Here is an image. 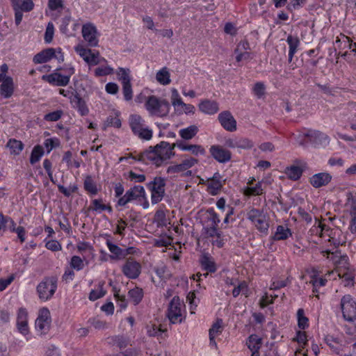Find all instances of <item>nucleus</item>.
I'll list each match as a JSON object with an SVG mask.
<instances>
[{"label": "nucleus", "mask_w": 356, "mask_h": 356, "mask_svg": "<svg viewBox=\"0 0 356 356\" xmlns=\"http://www.w3.org/2000/svg\"><path fill=\"white\" fill-rule=\"evenodd\" d=\"M175 147L174 144L171 145L168 142L162 141L154 147H149L143 152V157L152 164L160 166L175 155L173 152Z\"/></svg>", "instance_id": "nucleus-1"}, {"label": "nucleus", "mask_w": 356, "mask_h": 356, "mask_svg": "<svg viewBox=\"0 0 356 356\" xmlns=\"http://www.w3.org/2000/svg\"><path fill=\"white\" fill-rule=\"evenodd\" d=\"M321 254L334 266L335 269L328 271L325 277L328 280H336L337 277H341V268L347 269L348 267V257L346 255H342L340 252H330L329 250H323Z\"/></svg>", "instance_id": "nucleus-2"}, {"label": "nucleus", "mask_w": 356, "mask_h": 356, "mask_svg": "<svg viewBox=\"0 0 356 356\" xmlns=\"http://www.w3.org/2000/svg\"><path fill=\"white\" fill-rule=\"evenodd\" d=\"M131 202H136L138 204H142L144 209L149 207V202L143 186H134L127 190L124 195L118 199L117 204L124 207Z\"/></svg>", "instance_id": "nucleus-3"}, {"label": "nucleus", "mask_w": 356, "mask_h": 356, "mask_svg": "<svg viewBox=\"0 0 356 356\" xmlns=\"http://www.w3.org/2000/svg\"><path fill=\"white\" fill-rule=\"evenodd\" d=\"M129 124L133 134L139 139L150 140L152 138V129L146 124L145 120L140 115H130Z\"/></svg>", "instance_id": "nucleus-4"}, {"label": "nucleus", "mask_w": 356, "mask_h": 356, "mask_svg": "<svg viewBox=\"0 0 356 356\" xmlns=\"http://www.w3.org/2000/svg\"><path fill=\"white\" fill-rule=\"evenodd\" d=\"M145 108L150 115L165 117L168 115L170 106L165 99L151 95L145 99Z\"/></svg>", "instance_id": "nucleus-5"}, {"label": "nucleus", "mask_w": 356, "mask_h": 356, "mask_svg": "<svg viewBox=\"0 0 356 356\" xmlns=\"http://www.w3.org/2000/svg\"><path fill=\"white\" fill-rule=\"evenodd\" d=\"M61 68L57 69L55 72L49 74H45L42 76V79L48 82L52 86H65L70 80V77L75 72L74 67L71 64L65 65L62 69L65 72L62 74L57 71Z\"/></svg>", "instance_id": "nucleus-6"}, {"label": "nucleus", "mask_w": 356, "mask_h": 356, "mask_svg": "<svg viewBox=\"0 0 356 356\" xmlns=\"http://www.w3.org/2000/svg\"><path fill=\"white\" fill-rule=\"evenodd\" d=\"M167 316L172 324L180 323L185 318V306L178 296H175L171 300Z\"/></svg>", "instance_id": "nucleus-7"}, {"label": "nucleus", "mask_w": 356, "mask_h": 356, "mask_svg": "<svg viewBox=\"0 0 356 356\" xmlns=\"http://www.w3.org/2000/svg\"><path fill=\"white\" fill-rule=\"evenodd\" d=\"M57 289V280L54 277H46L37 286L39 298L47 301L52 298Z\"/></svg>", "instance_id": "nucleus-8"}, {"label": "nucleus", "mask_w": 356, "mask_h": 356, "mask_svg": "<svg viewBox=\"0 0 356 356\" xmlns=\"http://www.w3.org/2000/svg\"><path fill=\"white\" fill-rule=\"evenodd\" d=\"M54 58L58 63L64 61V54L61 48H47L35 54L33 58V62L35 64H42L49 62Z\"/></svg>", "instance_id": "nucleus-9"}, {"label": "nucleus", "mask_w": 356, "mask_h": 356, "mask_svg": "<svg viewBox=\"0 0 356 356\" xmlns=\"http://www.w3.org/2000/svg\"><path fill=\"white\" fill-rule=\"evenodd\" d=\"M51 324L50 311L47 307H42L38 311V315L35 322L36 332L40 335L48 333Z\"/></svg>", "instance_id": "nucleus-10"}, {"label": "nucleus", "mask_w": 356, "mask_h": 356, "mask_svg": "<svg viewBox=\"0 0 356 356\" xmlns=\"http://www.w3.org/2000/svg\"><path fill=\"white\" fill-rule=\"evenodd\" d=\"M171 104L174 109L179 115H193L195 108L193 105L186 104L182 100L178 90L176 88L171 89Z\"/></svg>", "instance_id": "nucleus-11"}, {"label": "nucleus", "mask_w": 356, "mask_h": 356, "mask_svg": "<svg viewBox=\"0 0 356 356\" xmlns=\"http://www.w3.org/2000/svg\"><path fill=\"white\" fill-rule=\"evenodd\" d=\"M247 218L259 232L267 234L269 224L266 216L262 211L252 209L248 212Z\"/></svg>", "instance_id": "nucleus-12"}, {"label": "nucleus", "mask_w": 356, "mask_h": 356, "mask_svg": "<svg viewBox=\"0 0 356 356\" xmlns=\"http://www.w3.org/2000/svg\"><path fill=\"white\" fill-rule=\"evenodd\" d=\"M165 180L156 177L147 184V188L151 192V201L153 204L161 202L165 194Z\"/></svg>", "instance_id": "nucleus-13"}, {"label": "nucleus", "mask_w": 356, "mask_h": 356, "mask_svg": "<svg viewBox=\"0 0 356 356\" xmlns=\"http://www.w3.org/2000/svg\"><path fill=\"white\" fill-rule=\"evenodd\" d=\"M340 308L346 321H352L356 317V302L350 295H345L341 298Z\"/></svg>", "instance_id": "nucleus-14"}, {"label": "nucleus", "mask_w": 356, "mask_h": 356, "mask_svg": "<svg viewBox=\"0 0 356 356\" xmlns=\"http://www.w3.org/2000/svg\"><path fill=\"white\" fill-rule=\"evenodd\" d=\"M16 325L18 332L24 336L27 341L31 339L29 326V314L24 307H20L17 312Z\"/></svg>", "instance_id": "nucleus-15"}, {"label": "nucleus", "mask_w": 356, "mask_h": 356, "mask_svg": "<svg viewBox=\"0 0 356 356\" xmlns=\"http://www.w3.org/2000/svg\"><path fill=\"white\" fill-rule=\"evenodd\" d=\"M197 163V159L193 157L184 159L181 163L170 165L167 168V173L170 175L184 174L191 175V172L188 170Z\"/></svg>", "instance_id": "nucleus-16"}, {"label": "nucleus", "mask_w": 356, "mask_h": 356, "mask_svg": "<svg viewBox=\"0 0 356 356\" xmlns=\"http://www.w3.org/2000/svg\"><path fill=\"white\" fill-rule=\"evenodd\" d=\"M82 35L88 44L92 47L99 45V33L92 23H86L82 26Z\"/></svg>", "instance_id": "nucleus-17"}, {"label": "nucleus", "mask_w": 356, "mask_h": 356, "mask_svg": "<svg viewBox=\"0 0 356 356\" xmlns=\"http://www.w3.org/2000/svg\"><path fill=\"white\" fill-rule=\"evenodd\" d=\"M122 272L129 279H136L141 273V265L132 258H129L122 266Z\"/></svg>", "instance_id": "nucleus-18"}, {"label": "nucleus", "mask_w": 356, "mask_h": 356, "mask_svg": "<svg viewBox=\"0 0 356 356\" xmlns=\"http://www.w3.org/2000/svg\"><path fill=\"white\" fill-rule=\"evenodd\" d=\"M324 341L332 352L338 355L343 351L346 346L345 341L341 336L327 334L325 337Z\"/></svg>", "instance_id": "nucleus-19"}, {"label": "nucleus", "mask_w": 356, "mask_h": 356, "mask_svg": "<svg viewBox=\"0 0 356 356\" xmlns=\"http://www.w3.org/2000/svg\"><path fill=\"white\" fill-rule=\"evenodd\" d=\"M218 120L221 126L226 130L233 132L236 130V121L232 114L228 111H222L218 115Z\"/></svg>", "instance_id": "nucleus-20"}, {"label": "nucleus", "mask_w": 356, "mask_h": 356, "mask_svg": "<svg viewBox=\"0 0 356 356\" xmlns=\"http://www.w3.org/2000/svg\"><path fill=\"white\" fill-rule=\"evenodd\" d=\"M225 328L223 321L221 318H218L212 324L211 328L209 330V342L210 345L214 348L217 347V343L216 338L220 336Z\"/></svg>", "instance_id": "nucleus-21"}, {"label": "nucleus", "mask_w": 356, "mask_h": 356, "mask_svg": "<svg viewBox=\"0 0 356 356\" xmlns=\"http://www.w3.org/2000/svg\"><path fill=\"white\" fill-rule=\"evenodd\" d=\"M245 344L251 352V356H260L259 350L262 346V339L257 334H250L246 339Z\"/></svg>", "instance_id": "nucleus-22"}, {"label": "nucleus", "mask_w": 356, "mask_h": 356, "mask_svg": "<svg viewBox=\"0 0 356 356\" xmlns=\"http://www.w3.org/2000/svg\"><path fill=\"white\" fill-rule=\"evenodd\" d=\"M212 156L220 163H226L231 159L229 150L218 145H213L210 149Z\"/></svg>", "instance_id": "nucleus-23"}, {"label": "nucleus", "mask_w": 356, "mask_h": 356, "mask_svg": "<svg viewBox=\"0 0 356 356\" xmlns=\"http://www.w3.org/2000/svg\"><path fill=\"white\" fill-rule=\"evenodd\" d=\"M332 179V176L327 172H320L314 175L310 178V184L314 188H320L328 184Z\"/></svg>", "instance_id": "nucleus-24"}, {"label": "nucleus", "mask_w": 356, "mask_h": 356, "mask_svg": "<svg viewBox=\"0 0 356 356\" xmlns=\"http://www.w3.org/2000/svg\"><path fill=\"white\" fill-rule=\"evenodd\" d=\"M0 95L3 98L8 99L12 97L14 92L15 86L12 77H7L1 81Z\"/></svg>", "instance_id": "nucleus-25"}, {"label": "nucleus", "mask_w": 356, "mask_h": 356, "mask_svg": "<svg viewBox=\"0 0 356 356\" xmlns=\"http://www.w3.org/2000/svg\"><path fill=\"white\" fill-rule=\"evenodd\" d=\"M181 151H188L195 156L204 155L206 151L204 148L200 145H188L183 141H179L175 144Z\"/></svg>", "instance_id": "nucleus-26"}, {"label": "nucleus", "mask_w": 356, "mask_h": 356, "mask_svg": "<svg viewBox=\"0 0 356 356\" xmlns=\"http://www.w3.org/2000/svg\"><path fill=\"white\" fill-rule=\"evenodd\" d=\"M198 107L201 112L207 115H213L219 110L218 104L216 101L209 99L202 100Z\"/></svg>", "instance_id": "nucleus-27"}, {"label": "nucleus", "mask_w": 356, "mask_h": 356, "mask_svg": "<svg viewBox=\"0 0 356 356\" xmlns=\"http://www.w3.org/2000/svg\"><path fill=\"white\" fill-rule=\"evenodd\" d=\"M221 176L218 172H216L213 177L209 180L207 184V191L211 195H216L220 191L222 183Z\"/></svg>", "instance_id": "nucleus-28"}, {"label": "nucleus", "mask_w": 356, "mask_h": 356, "mask_svg": "<svg viewBox=\"0 0 356 356\" xmlns=\"http://www.w3.org/2000/svg\"><path fill=\"white\" fill-rule=\"evenodd\" d=\"M147 334L151 337H159L165 332V330L161 327L159 321H151L146 325Z\"/></svg>", "instance_id": "nucleus-29"}, {"label": "nucleus", "mask_w": 356, "mask_h": 356, "mask_svg": "<svg viewBox=\"0 0 356 356\" xmlns=\"http://www.w3.org/2000/svg\"><path fill=\"white\" fill-rule=\"evenodd\" d=\"M105 285L106 283L104 281H99L95 288L90 291L88 299L90 301H95L103 298L106 294Z\"/></svg>", "instance_id": "nucleus-30"}, {"label": "nucleus", "mask_w": 356, "mask_h": 356, "mask_svg": "<svg viewBox=\"0 0 356 356\" xmlns=\"http://www.w3.org/2000/svg\"><path fill=\"white\" fill-rule=\"evenodd\" d=\"M293 341H296L298 344V347L296 348L295 353L302 354V351L307 345V336L305 331H296V336L293 339ZM305 355V353H303Z\"/></svg>", "instance_id": "nucleus-31"}, {"label": "nucleus", "mask_w": 356, "mask_h": 356, "mask_svg": "<svg viewBox=\"0 0 356 356\" xmlns=\"http://www.w3.org/2000/svg\"><path fill=\"white\" fill-rule=\"evenodd\" d=\"M310 283L312 284L314 289L313 292L317 293L318 289L326 285L327 279L324 276H320L317 270H313L310 275Z\"/></svg>", "instance_id": "nucleus-32"}, {"label": "nucleus", "mask_w": 356, "mask_h": 356, "mask_svg": "<svg viewBox=\"0 0 356 356\" xmlns=\"http://www.w3.org/2000/svg\"><path fill=\"white\" fill-rule=\"evenodd\" d=\"M106 245L112 254L111 255V258L112 259H122L126 257V253L124 250L120 248L118 245L114 244L111 241L107 240L106 241Z\"/></svg>", "instance_id": "nucleus-33"}, {"label": "nucleus", "mask_w": 356, "mask_h": 356, "mask_svg": "<svg viewBox=\"0 0 356 356\" xmlns=\"http://www.w3.org/2000/svg\"><path fill=\"white\" fill-rule=\"evenodd\" d=\"M71 104L81 116H85L88 114L89 109L86 103L79 95L74 97V99H72Z\"/></svg>", "instance_id": "nucleus-34"}, {"label": "nucleus", "mask_w": 356, "mask_h": 356, "mask_svg": "<svg viewBox=\"0 0 356 356\" xmlns=\"http://www.w3.org/2000/svg\"><path fill=\"white\" fill-rule=\"evenodd\" d=\"M90 209L96 213H101L104 211H106L108 213L112 212L111 207L109 204H104L102 199L92 200L91 201Z\"/></svg>", "instance_id": "nucleus-35"}, {"label": "nucleus", "mask_w": 356, "mask_h": 356, "mask_svg": "<svg viewBox=\"0 0 356 356\" xmlns=\"http://www.w3.org/2000/svg\"><path fill=\"white\" fill-rule=\"evenodd\" d=\"M200 262L204 270L209 273H214L216 270L215 262L209 254H203L200 259Z\"/></svg>", "instance_id": "nucleus-36"}, {"label": "nucleus", "mask_w": 356, "mask_h": 356, "mask_svg": "<svg viewBox=\"0 0 356 356\" xmlns=\"http://www.w3.org/2000/svg\"><path fill=\"white\" fill-rule=\"evenodd\" d=\"M232 293L234 298L238 297L240 294L248 297L250 295V289L248 282L238 280L236 284L234 286Z\"/></svg>", "instance_id": "nucleus-37"}, {"label": "nucleus", "mask_w": 356, "mask_h": 356, "mask_svg": "<svg viewBox=\"0 0 356 356\" xmlns=\"http://www.w3.org/2000/svg\"><path fill=\"white\" fill-rule=\"evenodd\" d=\"M286 42L289 44V60L291 62L297 52L300 42L298 37L291 35L287 37Z\"/></svg>", "instance_id": "nucleus-38"}, {"label": "nucleus", "mask_w": 356, "mask_h": 356, "mask_svg": "<svg viewBox=\"0 0 356 356\" xmlns=\"http://www.w3.org/2000/svg\"><path fill=\"white\" fill-rule=\"evenodd\" d=\"M263 181L257 182L255 185L247 186L243 188V193L246 196L260 195L264 193L262 187Z\"/></svg>", "instance_id": "nucleus-39"}, {"label": "nucleus", "mask_w": 356, "mask_h": 356, "mask_svg": "<svg viewBox=\"0 0 356 356\" xmlns=\"http://www.w3.org/2000/svg\"><path fill=\"white\" fill-rule=\"evenodd\" d=\"M291 232L289 228L284 225H278L273 236L275 241L286 240L291 236Z\"/></svg>", "instance_id": "nucleus-40"}, {"label": "nucleus", "mask_w": 356, "mask_h": 356, "mask_svg": "<svg viewBox=\"0 0 356 356\" xmlns=\"http://www.w3.org/2000/svg\"><path fill=\"white\" fill-rule=\"evenodd\" d=\"M156 79L161 85L166 86L170 84L171 79L169 70L166 67H162L156 72Z\"/></svg>", "instance_id": "nucleus-41"}, {"label": "nucleus", "mask_w": 356, "mask_h": 356, "mask_svg": "<svg viewBox=\"0 0 356 356\" xmlns=\"http://www.w3.org/2000/svg\"><path fill=\"white\" fill-rule=\"evenodd\" d=\"M303 169L298 165H293L286 168L285 173L292 180H298L300 178Z\"/></svg>", "instance_id": "nucleus-42"}, {"label": "nucleus", "mask_w": 356, "mask_h": 356, "mask_svg": "<svg viewBox=\"0 0 356 356\" xmlns=\"http://www.w3.org/2000/svg\"><path fill=\"white\" fill-rule=\"evenodd\" d=\"M84 189L90 195H96L99 189L97 188L96 183L94 181L91 176H87L83 183Z\"/></svg>", "instance_id": "nucleus-43"}, {"label": "nucleus", "mask_w": 356, "mask_h": 356, "mask_svg": "<svg viewBox=\"0 0 356 356\" xmlns=\"http://www.w3.org/2000/svg\"><path fill=\"white\" fill-rule=\"evenodd\" d=\"M106 62L107 60L104 58L101 57L99 51H92L90 55H89L86 61L89 66H95L99 64L106 63Z\"/></svg>", "instance_id": "nucleus-44"}, {"label": "nucleus", "mask_w": 356, "mask_h": 356, "mask_svg": "<svg viewBox=\"0 0 356 356\" xmlns=\"http://www.w3.org/2000/svg\"><path fill=\"white\" fill-rule=\"evenodd\" d=\"M10 152L14 155H19L24 149L23 143L15 139H10L7 143Z\"/></svg>", "instance_id": "nucleus-45"}, {"label": "nucleus", "mask_w": 356, "mask_h": 356, "mask_svg": "<svg viewBox=\"0 0 356 356\" xmlns=\"http://www.w3.org/2000/svg\"><path fill=\"white\" fill-rule=\"evenodd\" d=\"M198 128L195 125H191L179 130V136L184 140L192 139L197 133Z\"/></svg>", "instance_id": "nucleus-46"}, {"label": "nucleus", "mask_w": 356, "mask_h": 356, "mask_svg": "<svg viewBox=\"0 0 356 356\" xmlns=\"http://www.w3.org/2000/svg\"><path fill=\"white\" fill-rule=\"evenodd\" d=\"M69 264L72 269L80 271L84 268L88 262H85V259L79 256L74 255L71 257Z\"/></svg>", "instance_id": "nucleus-47"}, {"label": "nucleus", "mask_w": 356, "mask_h": 356, "mask_svg": "<svg viewBox=\"0 0 356 356\" xmlns=\"http://www.w3.org/2000/svg\"><path fill=\"white\" fill-rule=\"evenodd\" d=\"M128 296L130 300L136 305H138L143 299V291L139 287H135L129 290Z\"/></svg>", "instance_id": "nucleus-48"}, {"label": "nucleus", "mask_w": 356, "mask_h": 356, "mask_svg": "<svg viewBox=\"0 0 356 356\" xmlns=\"http://www.w3.org/2000/svg\"><path fill=\"white\" fill-rule=\"evenodd\" d=\"M44 154L43 147L40 145H37L34 146L31 151V156H30V163L31 164H35L38 163L41 158L43 156Z\"/></svg>", "instance_id": "nucleus-49"}, {"label": "nucleus", "mask_w": 356, "mask_h": 356, "mask_svg": "<svg viewBox=\"0 0 356 356\" xmlns=\"http://www.w3.org/2000/svg\"><path fill=\"white\" fill-rule=\"evenodd\" d=\"M100 65H101L97 67L94 71V74L96 76H104L112 74L113 73L114 69L107 65V62Z\"/></svg>", "instance_id": "nucleus-50"}, {"label": "nucleus", "mask_w": 356, "mask_h": 356, "mask_svg": "<svg viewBox=\"0 0 356 356\" xmlns=\"http://www.w3.org/2000/svg\"><path fill=\"white\" fill-rule=\"evenodd\" d=\"M116 74L122 85L131 83L130 70L128 68L119 67L116 71Z\"/></svg>", "instance_id": "nucleus-51"}, {"label": "nucleus", "mask_w": 356, "mask_h": 356, "mask_svg": "<svg viewBox=\"0 0 356 356\" xmlns=\"http://www.w3.org/2000/svg\"><path fill=\"white\" fill-rule=\"evenodd\" d=\"M298 326L300 329L305 330L309 327V319L305 314L303 309H299L297 312Z\"/></svg>", "instance_id": "nucleus-52"}, {"label": "nucleus", "mask_w": 356, "mask_h": 356, "mask_svg": "<svg viewBox=\"0 0 356 356\" xmlns=\"http://www.w3.org/2000/svg\"><path fill=\"white\" fill-rule=\"evenodd\" d=\"M44 243L45 248L52 252H58L62 250V245L57 240L45 238Z\"/></svg>", "instance_id": "nucleus-53"}, {"label": "nucleus", "mask_w": 356, "mask_h": 356, "mask_svg": "<svg viewBox=\"0 0 356 356\" xmlns=\"http://www.w3.org/2000/svg\"><path fill=\"white\" fill-rule=\"evenodd\" d=\"M122 126L121 120L118 115L116 116H108L104 124V129H106L108 127H113L115 128H120Z\"/></svg>", "instance_id": "nucleus-54"}, {"label": "nucleus", "mask_w": 356, "mask_h": 356, "mask_svg": "<svg viewBox=\"0 0 356 356\" xmlns=\"http://www.w3.org/2000/svg\"><path fill=\"white\" fill-rule=\"evenodd\" d=\"M74 51L81 58H83L85 62L92 52L91 49L86 48L83 44H79L74 47Z\"/></svg>", "instance_id": "nucleus-55"}, {"label": "nucleus", "mask_w": 356, "mask_h": 356, "mask_svg": "<svg viewBox=\"0 0 356 356\" xmlns=\"http://www.w3.org/2000/svg\"><path fill=\"white\" fill-rule=\"evenodd\" d=\"M60 144V140L56 137L47 138L44 142V145L48 154L50 153L53 149L59 147Z\"/></svg>", "instance_id": "nucleus-56"}, {"label": "nucleus", "mask_w": 356, "mask_h": 356, "mask_svg": "<svg viewBox=\"0 0 356 356\" xmlns=\"http://www.w3.org/2000/svg\"><path fill=\"white\" fill-rule=\"evenodd\" d=\"M54 25L52 22H49L47 25L44 40L45 43L49 44L52 42L54 35Z\"/></svg>", "instance_id": "nucleus-57"}, {"label": "nucleus", "mask_w": 356, "mask_h": 356, "mask_svg": "<svg viewBox=\"0 0 356 356\" xmlns=\"http://www.w3.org/2000/svg\"><path fill=\"white\" fill-rule=\"evenodd\" d=\"M207 214H208L209 222H211L210 227H217L218 224L220 222V217L218 216V215L216 213L214 209L212 208L207 210Z\"/></svg>", "instance_id": "nucleus-58"}, {"label": "nucleus", "mask_w": 356, "mask_h": 356, "mask_svg": "<svg viewBox=\"0 0 356 356\" xmlns=\"http://www.w3.org/2000/svg\"><path fill=\"white\" fill-rule=\"evenodd\" d=\"M63 111L60 110L54 111L49 113L44 116V120L48 122L58 121L62 116Z\"/></svg>", "instance_id": "nucleus-59"}, {"label": "nucleus", "mask_w": 356, "mask_h": 356, "mask_svg": "<svg viewBox=\"0 0 356 356\" xmlns=\"http://www.w3.org/2000/svg\"><path fill=\"white\" fill-rule=\"evenodd\" d=\"M34 8L33 0H22L18 6V9L23 12H30Z\"/></svg>", "instance_id": "nucleus-60"}, {"label": "nucleus", "mask_w": 356, "mask_h": 356, "mask_svg": "<svg viewBox=\"0 0 356 356\" xmlns=\"http://www.w3.org/2000/svg\"><path fill=\"white\" fill-rule=\"evenodd\" d=\"M122 93L126 101H130L133 97V90L131 83L122 84Z\"/></svg>", "instance_id": "nucleus-61"}, {"label": "nucleus", "mask_w": 356, "mask_h": 356, "mask_svg": "<svg viewBox=\"0 0 356 356\" xmlns=\"http://www.w3.org/2000/svg\"><path fill=\"white\" fill-rule=\"evenodd\" d=\"M275 297H277V296H273V295H269L268 293H264L259 301L260 307L264 308L269 304L273 303V299Z\"/></svg>", "instance_id": "nucleus-62"}, {"label": "nucleus", "mask_w": 356, "mask_h": 356, "mask_svg": "<svg viewBox=\"0 0 356 356\" xmlns=\"http://www.w3.org/2000/svg\"><path fill=\"white\" fill-rule=\"evenodd\" d=\"M76 248L78 251L81 253L84 252H88L89 253L93 252V248L89 243L79 242L78 243Z\"/></svg>", "instance_id": "nucleus-63"}, {"label": "nucleus", "mask_w": 356, "mask_h": 356, "mask_svg": "<svg viewBox=\"0 0 356 356\" xmlns=\"http://www.w3.org/2000/svg\"><path fill=\"white\" fill-rule=\"evenodd\" d=\"M140 350L136 348H129L124 351L120 352L118 356H138Z\"/></svg>", "instance_id": "nucleus-64"}]
</instances>
